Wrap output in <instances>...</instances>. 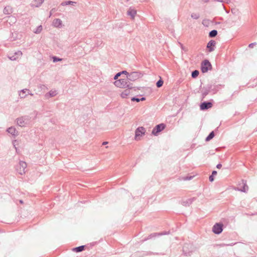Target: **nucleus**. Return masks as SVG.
Returning <instances> with one entry per match:
<instances>
[{"label":"nucleus","instance_id":"nucleus-1","mask_svg":"<svg viewBox=\"0 0 257 257\" xmlns=\"http://www.w3.org/2000/svg\"><path fill=\"white\" fill-rule=\"evenodd\" d=\"M114 85L119 88H127L128 89H132L133 84L131 83L127 79V78H121L116 80L114 82Z\"/></svg>","mask_w":257,"mask_h":257},{"label":"nucleus","instance_id":"nucleus-2","mask_svg":"<svg viewBox=\"0 0 257 257\" xmlns=\"http://www.w3.org/2000/svg\"><path fill=\"white\" fill-rule=\"evenodd\" d=\"M31 122V117L28 115L23 116L17 119V122L18 125L24 127L29 124Z\"/></svg>","mask_w":257,"mask_h":257},{"label":"nucleus","instance_id":"nucleus-3","mask_svg":"<svg viewBox=\"0 0 257 257\" xmlns=\"http://www.w3.org/2000/svg\"><path fill=\"white\" fill-rule=\"evenodd\" d=\"M195 250L193 245L191 243H185L183 247V251L186 256H190Z\"/></svg>","mask_w":257,"mask_h":257},{"label":"nucleus","instance_id":"nucleus-4","mask_svg":"<svg viewBox=\"0 0 257 257\" xmlns=\"http://www.w3.org/2000/svg\"><path fill=\"white\" fill-rule=\"evenodd\" d=\"M142 76L143 75L140 72L133 71L131 73H129V74H128V75H127L126 78H127L129 81H135L136 80L141 78Z\"/></svg>","mask_w":257,"mask_h":257},{"label":"nucleus","instance_id":"nucleus-5","mask_svg":"<svg viewBox=\"0 0 257 257\" xmlns=\"http://www.w3.org/2000/svg\"><path fill=\"white\" fill-rule=\"evenodd\" d=\"M212 69V65L207 59L203 60L201 64V70L202 73H206Z\"/></svg>","mask_w":257,"mask_h":257},{"label":"nucleus","instance_id":"nucleus-6","mask_svg":"<svg viewBox=\"0 0 257 257\" xmlns=\"http://www.w3.org/2000/svg\"><path fill=\"white\" fill-rule=\"evenodd\" d=\"M166 127V124L162 123L159 124H157L155 126V127L153 129L152 134L155 136H157L158 135L159 133L163 131Z\"/></svg>","mask_w":257,"mask_h":257},{"label":"nucleus","instance_id":"nucleus-7","mask_svg":"<svg viewBox=\"0 0 257 257\" xmlns=\"http://www.w3.org/2000/svg\"><path fill=\"white\" fill-rule=\"evenodd\" d=\"M26 163L24 161H20L16 167V170L19 174L23 175L26 172Z\"/></svg>","mask_w":257,"mask_h":257},{"label":"nucleus","instance_id":"nucleus-8","mask_svg":"<svg viewBox=\"0 0 257 257\" xmlns=\"http://www.w3.org/2000/svg\"><path fill=\"white\" fill-rule=\"evenodd\" d=\"M146 132L145 128L143 126L138 127L135 131V139L136 140H139V137L144 135Z\"/></svg>","mask_w":257,"mask_h":257},{"label":"nucleus","instance_id":"nucleus-9","mask_svg":"<svg viewBox=\"0 0 257 257\" xmlns=\"http://www.w3.org/2000/svg\"><path fill=\"white\" fill-rule=\"evenodd\" d=\"M223 231V224L221 223H216L212 227V231L216 234H219Z\"/></svg>","mask_w":257,"mask_h":257},{"label":"nucleus","instance_id":"nucleus-10","mask_svg":"<svg viewBox=\"0 0 257 257\" xmlns=\"http://www.w3.org/2000/svg\"><path fill=\"white\" fill-rule=\"evenodd\" d=\"M212 106V103L209 101H204L201 103L200 108L201 110H207Z\"/></svg>","mask_w":257,"mask_h":257},{"label":"nucleus","instance_id":"nucleus-11","mask_svg":"<svg viewBox=\"0 0 257 257\" xmlns=\"http://www.w3.org/2000/svg\"><path fill=\"white\" fill-rule=\"evenodd\" d=\"M22 52L20 51H18L16 52L14 55L12 56H9V58L12 61H15L17 60L18 58H20L22 56Z\"/></svg>","mask_w":257,"mask_h":257},{"label":"nucleus","instance_id":"nucleus-12","mask_svg":"<svg viewBox=\"0 0 257 257\" xmlns=\"http://www.w3.org/2000/svg\"><path fill=\"white\" fill-rule=\"evenodd\" d=\"M216 43L214 40H210L207 44V48L209 52H211L214 50V47Z\"/></svg>","mask_w":257,"mask_h":257},{"label":"nucleus","instance_id":"nucleus-13","mask_svg":"<svg viewBox=\"0 0 257 257\" xmlns=\"http://www.w3.org/2000/svg\"><path fill=\"white\" fill-rule=\"evenodd\" d=\"M210 90V92L212 94L216 93L220 89V85H212L208 84Z\"/></svg>","mask_w":257,"mask_h":257},{"label":"nucleus","instance_id":"nucleus-14","mask_svg":"<svg viewBox=\"0 0 257 257\" xmlns=\"http://www.w3.org/2000/svg\"><path fill=\"white\" fill-rule=\"evenodd\" d=\"M242 185L240 186V187H237V190L240 191L242 192H246L248 190V186L246 185L245 181L242 180Z\"/></svg>","mask_w":257,"mask_h":257},{"label":"nucleus","instance_id":"nucleus-15","mask_svg":"<svg viewBox=\"0 0 257 257\" xmlns=\"http://www.w3.org/2000/svg\"><path fill=\"white\" fill-rule=\"evenodd\" d=\"M196 199V198L195 197H193L191 198L188 199L186 200H182L181 203L184 206H186V207L189 206Z\"/></svg>","mask_w":257,"mask_h":257},{"label":"nucleus","instance_id":"nucleus-16","mask_svg":"<svg viewBox=\"0 0 257 257\" xmlns=\"http://www.w3.org/2000/svg\"><path fill=\"white\" fill-rule=\"evenodd\" d=\"M210 92L209 85L208 84L206 86L204 87L201 90V93L203 98H204L205 96Z\"/></svg>","mask_w":257,"mask_h":257},{"label":"nucleus","instance_id":"nucleus-17","mask_svg":"<svg viewBox=\"0 0 257 257\" xmlns=\"http://www.w3.org/2000/svg\"><path fill=\"white\" fill-rule=\"evenodd\" d=\"M58 94L57 90H51L49 92L45 94V97L46 99H49L50 97H54Z\"/></svg>","mask_w":257,"mask_h":257},{"label":"nucleus","instance_id":"nucleus-18","mask_svg":"<svg viewBox=\"0 0 257 257\" xmlns=\"http://www.w3.org/2000/svg\"><path fill=\"white\" fill-rule=\"evenodd\" d=\"M62 21L59 19H55L53 21V25L57 28H60L62 26Z\"/></svg>","mask_w":257,"mask_h":257},{"label":"nucleus","instance_id":"nucleus-19","mask_svg":"<svg viewBox=\"0 0 257 257\" xmlns=\"http://www.w3.org/2000/svg\"><path fill=\"white\" fill-rule=\"evenodd\" d=\"M128 16H131L132 19H134L137 14V11L134 9L130 8L127 12Z\"/></svg>","mask_w":257,"mask_h":257},{"label":"nucleus","instance_id":"nucleus-20","mask_svg":"<svg viewBox=\"0 0 257 257\" xmlns=\"http://www.w3.org/2000/svg\"><path fill=\"white\" fill-rule=\"evenodd\" d=\"M3 12L5 15H10L13 13V9L11 7L8 6L5 7Z\"/></svg>","mask_w":257,"mask_h":257},{"label":"nucleus","instance_id":"nucleus-21","mask_svg":"<svg viewBox=\"0 0 257 257\" xmlns=\"http://www.w3.org/2000/svg\"><path fill=\"white\" fill-rule=\"evenodd\" d=\"M7 131L9 133L11 134L13 136H16L18 135L17 132H16V128L14 127L11 126L9 127Z\"/></svg>","mask_w":257,"mask_h":257},{"label":"nucleus","instance_id":"nucleus-22","mask_svg":"<svg viewBox=\"0 0 257 257\" xmlns=\"http://www.w3.org/2000/svg\"><path fill=\"white\" fill-rule=\"evenodd\" d=\"M30 90L28 89H24L21 90L19 93V95L21 98H25L27 96L26 94V92H29Z\"/></svg>","mask_w":257,"mask_h":257},{"label":"nucleus","instance_id":"nucleus-23","mask_svg":"<svg viewBox=\"0 0 257 257\" xmlns=\"http://www.w3.org/2000/svg\"><path fill=\"white\" fill-rule=\"evenodd\" d=\"M85 248V245H80L78 247L73 248L72 249V250L75 252H81V251L84 250Z\"/></svg>","mask_w":257,"mask_h":257},{"label":"nucleus","instance_id":"nucleus-24","mask_svg":"<svg viewBox=\"0 0 257 257\" xmlns=\"http://www.w3.org/2000/svg\"><path fill=\"white\" fill-rule=\"evenodd\" d=\"M130 89H126L124 90L121 93V97L122 98H126V97L129 95L130 93Z\"/></svg>","mask_w":257,"mask_h":257},{"label":"nucleus","instance_id":"nucleus-25","mask_svg":"<svg viewBox=\"0 0 257 257\" xmlns=\"http://www.w3.org/2000/svg\"><path fill=\"white\" fill-rule=\"evenodd\" d=\"M217 31L216 30H213L209 33V37L210 38H214L217 35Z\"/></svg>","mask_w":257,"mask_h":257},{"label":"nucleus","instance_id":"nucleus-26","mask_svg":"<svg viewBox=\"0 0 257 257\" xmlns=\"http://www.w3.org/2000/svg\"><path fill=\"white\" fill-rule=\"evenodd\" d=\"M156 236H158V233H152L151 234H150L147 238H145L144 239H143V241H146L148 239H151L152 238H154V237H155Z\"/></svg>","mask_w":257,"mask_h":257},{"label":"nucleus","instance_id":"nucleus-27","mask_svg":"<svg viewBox=\"0 0 257 257\" xmlns=\"http://www.w3.org/2000/svg\"><path fill=\"white\" fill-rule=\"evenodd\" d=\"M145 100H146V98L144 97H142L141 98H139L137 97L134 96L131 98V100L132 101H136L138 102H140V101H144Z\"/></svg>","mask_w":257,"mask_h":257},{"label":"nucleus","instance_id":"nucleus-28","mask_svg":"<svg viewBox=\"0 0 257 257\" xmlns=\"http://www.w3.org/2000/svg\"><path fill=\"white\" fill-rule=\"evenodd\" d=\"M215 136L214 133L213 131H212L210 134L208 135V136L206 138L205 141L206 142L209 141L212 139L214 138Z\"/></svg>","mask_w":257,"mask_h":257},{"label":"nucleus","instance_id":"nucleus-29","mask_svg":"<svg viewBox=\"0 0 257 257\" xmlns=\"http://www.w3.org/2000/svg\"><path fill=\"white\" fill-rule=\"evenodd\" d=\"M44 0H35V4H33L36 7H40L44 2Z\"/></svg>","mask_w":257,"mask_h":257},{"label":"nucleus","instance_id":"nucleus-30","mask_svg":"<svg viewBox=\"0 0 257 257\" xmlns=\"http://www.w3.org/2000/svg\"><path fill=\"white\" fill-rule=\"evenodd\" d=\"M42 29H43V28H42V25H40L38 27H37V28L35 30H34L33 31V32L35 34H40L42 32Z\"/></svg>","mask_w":257,"mask_h":257},{"label":"nucleus","instance_id":"nucleus-31","mask_svg":"<svg viewBox=\"0 0 257 257\" xmlns=\"http://www.w3.org/2000/svg\"><path fill=\"white\" fill-rule=\"evenodd\" d=\"M74 4H76V2H73V1H65V2H64L63 3H61V5L63 6H67V5H73Z\"/></svg>","mask_w":257,"mask_h":257},{"label":"nucleus","instance_id":"nucleus-32","mask_svg":"<svg viewBox=\"0 0 257 257\" xmlns=\"http://www.w3.org/2000/svg\"><path fill=\"white\" fill-rule=\"evenodd\" d=\"M199 74V72L197 70H195L192 72L191 76L193 78H196Z\"/></svg>","mask_w":257,"mask_h":257},{"label":"nucleus","instance_id":"nucleus-33","mask_svg":"<svg viewBox=\"0 0 257 257\" xmlns=\"http://www.w3.org/2000/svg\"><path fill=\"white\" fill-rule=\"evenodd\" d=\"M191 17L193 19L197 20V19H198L199 18L200 15L198 13H192L191 15Z\"/></svg>","mask_w":257,"mask_h":257},{"label":"nucleus","instance_id":"nucleus-34","mask_svg":"<svg viewBox=\"0 0 257 257\" xmlns=\"http://www.w3.org/2000/svg\"><path fill=\"white\" fill-rule=\"evenodd\" d=\"M52 59L53 60V62L55 63L57 62L58 61H61L62 60L61 58H60L57 56H54L52 57Z\"/></svg>","mask_w":257,"mask_h":257},{"label":"nucleus","instance_id":"nucleus-35","mask_svg":"<svg viewBox=\"0 0 257 257\" xmlns=\"http://www.w3.org/2000/svg\"><path fill=\"white\" fill-rule=\"evenodd\" d=\"M163 83L164 82L161 79H159L156 83L157 87L158 88L161 87V86H162Z\"/></svg>","mask_w":257,"mask_h":257},{"label":"nucleus","instance_id":"nucleus-36","mask_svg":"<svg viewBox=\"0 0 257 257\" xmlns=\"http://www.w3.org/2000/svg\"><path fill=\"white\" fill-rule=\"evenodd\" d=\"M9 18L11 20V22L13 23H15L16 21H17V19L16 18V17H13L12 16H10L9 17Z\"/></svg>","mask_w":257,"mask_h":257},{"label":"nucleus","instance_id":"nucleus-37","mask_svg":"<svg viewBox=\"0 0 257 257\" xmlns=\"http://www.w3.org/2000/svg\"><path fill=\"white\" fill-rule=\"evenodd\" d=\"M169 233V231H163V232H161L160 233H158V236H161V235H166V234H168Z\"/></svg>","mask_w":257,"mask_h":257},{"label":"nucleus","instance_id":"nucleus-38","mask_svg":"<svg viewBox=\"0 0 257 257\" xmlns=\"http://www.w3.org/2000/svg\"><path fill=\"white\" fill-rule=\"evenodd\" d=\"M120 76V73H117L113 77V79L114 80H117L118 79V78Z\"/></svg>","mask_w":257,"mask_h":257},{"label":"nucleus","instance_id":"nucleus-39","mask_svg":"<svg viewBox=\"0 0 257 257\" xmlns=\"http://www.w3.org/2000/svg\"><path fill=\"white\" fill-rule=\"evenodd\" d=\"M256 44V43L255 42L250 43V44H249L248 47L250 48H252Z\"/></svg>","mask_w":257,"mask_h":257},{"label":"nucleus","instance_id":"nucleus-40","mask_svg":"<svg viewBox=\"0 0 257 257\" xmlns=\"http://www.w3.org/2000/svg\"><path fill=\"white\" fill-rule=\"evenodd\" d=\"M234 244H235V243H231V244H225V243H222V244H220L219 245H220V246H227V245H234Z\"/></svg>","mask_w":257,"mask_h":257},{"label":"nucleus","instance_id":"nucleus-41","mask_svg":"<svg viewBox=\"0 0 257 257\" xmlns=\"http://www.w3.org/2000/svg\"><path fill=\"white\" fill-rule=\"evenodd\" d=\"M209 179L210 182H213L214 180V176L211 175L209 177Z\"/></svg>","mask_w":257,"mask_h":257},{"label":"nucleus","instance_id":"nucleus-42","mask_svg":"<svg viewBox=\"0 0 257 257\" xmlns=\"http://www.w3.org/2000/svg\"><path fill=\"white\" fill-rule=\"evenodd\" d=\"M17 140H15L14 141H13V145H14V147H15V149L16 151H17V148H16V143H17Z\"/></svg>","mask_w":257,"mask_h":257},{"label":"nucleus","instance_id":"nucleus-43","mask_svg":"<svg viewBox=\"0 0 257 257\" xmlns=\"http://www.w3.org/2000/svg\"><path fill=\"white\" fill-rule=\"evenodd\" d=\"M121 73H122V74H125L126 75V76L128 75V74H129L128 72H127L126 70H123L121 71Z\"/></svg>","mask_w":257,"mask_h":257},{"label":"nucleus","instance_id":"nucleus-44","mask_svg":"<svg viewBox=\"0 0 257 257\" xmlns=\"http://www.w3.org/2000/svg\"><path fill=\"white\" fill-rule=\"evenodd\" d=\"M217 171H215V170H214V171H213L212 172L211 175H213V176H215V175H216L217 174Z\"/></svg>","mask_w":257,"mask_h":257},{"label":"nucleus","instance_id":"nucleus-45","mask_svg":"<svg viewBox=\"0 0 257 257\" xmlns=\"http://www.w3.org/2000/svg\"><path fill=\"white\" fill-rule=\"evenodd\" d=\"M222 167V165L221 164H218L217 165H216V168L217 169H220Z\"/></svg>","mask_w":257,"mask_h":257},{"label":"nucleus","instance_id":"nucleus-46","mask_svg":"<svg viewBox=\"0 0 257 257\" xmlns=\"http://www.w3.org/2000/svg\"><path fill=\"white\" fill-rule=\"evenodd\" d=\"M40 87L41 89H43L44 88L46 87V86L45 85H41Z\"/></svg>","mask_w":257,"mask_h":257},{"label":"nucleus","instance_id":"nucleus-47","mask_svg":"<svg viewBox=\"0 0 257 257\" xmlns=\"http://www.w3.org/2000/svg\"><path fill=\"white\" fill-rule=\"evenodd\" d=\"M214 1L218 2H221V3H224L225 2L224 0H214Z\"/></svg>","mask_w":257,"mask_h":257},{"label":"nucleus","instance_id":"nucleus-48","mask_svg":"<svg viewBox=\"0 0 257 257\" xmlns=\"http://www.w3.org/2000/svg\"><path fill=\"white\" fill-rule=\"evenodd\" d=\"M192 178H193V176H190V177H189V178L187 177V178L185 179V180H191V179H192Z\"/></svg>","mask_w":257,"mask_h":257},{"label":"nucleus","instance_id":"nucleus-49","mask_svg":"<svg viewBox=\"0 0 257 257\" xmlns=\"http://www.w3.org/2000/svg\"><path fill=\"white\" fill-rule=\"evenodd\" d=\"M108 144V142H104L103 143H102V145H106Z\"/></svg>","mask_w":257,"mask_h":257},{"label":"nucleus","instance_id":"nucleus-50","mask_svg":"<svg viewBox=\"0 0 257 257\" xmlns=\"http://www.w3.org/2000/svg\"><path fill=\"white\" fill-rule=\"evenodd\" d=\"M28 94H30L31 95H33V94L31 93L30 91L29 92H27Z\"/></svg>","mask_w":257,"mask_h":257},{"label":"nucleus","instance_id":"nucleus-51","mask_svg":"<svg viewBox=\"0 0 257 257\" xmlns=\"http://www.w3.org/2000/svg\"><path fill=\"white\" fill-rule=\"evenodd\" d=\"M204 2L205 3H207V2H209V0H204Z\"/></svg>","mask_w":257,"mask_h":257},{"label":"nucleus","instance_id":"nucleus-52","mask_svg":"<svg viewBox=\"0 0 257 257\" xmlns=\"http://www.w3.org/2000/svg\"><path fill=\"white\" fill-rule=\"evenodd\" d=\"M20 203H21V204H22V203H23V200H20Z\"/></svg>","mask_w":257,"mask_h":257},{"label":"nucleus","instance_id":"nucleus-53","mask_svg":"<svg viewBox=\"0 0 257 257\" xmlns=\"http://www.w3.org/2000/svg\"><path fill=\"white\" fill-rule=\"evenodd\" d=\"M119 73H120V75L122 74V73H121V72H119Z\"/></svg>","mask_w":257,"mask_h":257}]
</instances>
